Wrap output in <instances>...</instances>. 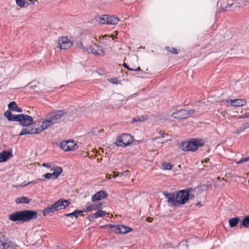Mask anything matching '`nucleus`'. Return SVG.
Returning <instances> with one entry per match:
<instances>
[{
    "label": "nucleus",
    "instance_id": "1",
    "mask_svg": "<svg viewBox=\"0 0 249 249\" xmlns=\"http://www.w3.org/2000/svg\"><path fill=\"white\" fill-rule=\"evenodd\" d=\"M66 114L61 110H53L47 113L45 118H41L38 123H41L40 126L38 127L29 129L26 128L23 129L19 134V136L25 134H39L42 131L47 129L53 125L59 123L62 120L63 116Z\"/></svg>",
    "mask_w": 249,
    "mask_h": 249
},
{
    "label": "nucleus",
    "instance_id": "2",
    "mask_svg": "<svg viewBox=\"0 0 249 249\" xmlns=\"http://www.w3.org/2000/svg\"><path fill=\"white\" fill-rule=\"evenodd\" d=\"M38 216L36 212L32 210L16 211L9 215V219L12 221L25 222L36 219Z\"/></svg>",
    "mask_w": 249,
    "mask_h": 249
},
{
    "label": "nucleus",
    "instance_id": "3",
    "mask_svg": "<svg viewBox=\"0 0 249 249\" xmlns=\"http://www.w3.org/2000/svg\"><path fill=\"white\" fill-rule=\"evenodd\" d=\"M205 141L201 139H192L189 141L180 143L179 148L184 151H195L199 147L202 146Z\"/></svg>",
    "mask_w": 249,
    "mask_h": 249
},
{
    "label": "nucleus",
    "instance_id": "4",
    "mask_svg": "<svg viewBox=\"0 0 249 249\" xmlns=\"http://www.w3.org/2000/svg\"><path fill=\"white\" fill-rule=\"evenodd\" d=\"M105 228L110 230L116 233H126L132 231L133 229L123 225H114L108 224L104 226Z\"/></svg>",
    "mask_w": 249,
    "mask_h": 249
},
{
    "label": "nucleus",
    "instance_id": "5",
    "mask_svg": "<svg viewBox=\"0 0 249 249\" xmlns=\"http://www.w3.org/2000/svg\"><path fill=\"white\" fill-rule=\"evenodd\" d=\"M133 142V138L130 134L124 133L118 137L115 144L118 146L125 147L130 145Z\"/></svg>",
    "mask_w": 249,
    "mask_h": 249
},
{
    "label": "nucleus",
    "instance_id": "6",
    "mask_svg": "<svg viewBox=\"0 0 249 249\" xmlns=\"http://www.w3.org/2000/svg\"><path fill=\"white\" fill-rule=\"evenodd\" d=\"M97 21L101 24L116 25L119 22V19L113 16L104 15L100 16L97 19Z\"/></svg>",
    "mask_w": 249,
    "mask_h": 249
},
{
    "label": "nucleus",
    "instance_id": "7",
    "mask_svg": "<svg viewBox=\"0 0 249 249\" xmlns=\"http://www.w3.org/2000/svg\"><path fill=\"white\" fill-rule=\"evenodd\" d=\"M16 122H18L23 126H26V128L31 129L29 126L33 124V119L32 117L23 114H18Z\"/></svg>",
    "mask_w": 249,
    "mask_h": 249
},
{
    "label": "nucleus",
    "instance_id": "8",
    "mask_svg": "<svg viewBox=\"0 0 249 249\" xmlns=\"http://www.w3.org/2000/svg\"><path fill=\"white\" fill-rule=\"evenodd\" d=\"M17 247V246L5 238L3 234L0 236V249H16Z\"/></svg>",
    "mask_w": 249,
    "mask_h": 249
},
{
    "label": "nucleus",
    "instance_id": "9",
    "mask_svg": "<svg viewBox=\"0 0 249 249\" xmlns=\"http://www.w3.org/2000/svg\"><path fill=\"white\" fill-rule=\"evenodd\" d=\"M191 189L187 190H180L177 193V199L178 200V205L184 204L189 198V193L191 192Z\"/></svg>",
    "mask_w": 249,
    "mask_h": 249
},
{
    "label": "nucleus",
    "instance_id": "10",
    "mask_svg": "<svg viewBox=\"0 0 249 249\" xmlns=\"http://www.w3.org/2000/svg\"><path fill=\"white\" fill-rule=\"evenodd\" d=\"M73 44V41H71L67 36H61L58 40V45L61 50L69 49Z\"/></svg>",
    "mask_w": 249,
    "mask_h": 249
},
{
    "label": "nucleus",
    "instance_id": "11",
    "mask_svg": "<svg viewBox=\"0 0 249 249\" xmlns=\"http://www.w3.org/2000/svg\"><path fill=\"white\" fill-rule=\"evenodd\" d=\"M171 116L178 120L185 119L191 116V113L190 111L185 109H179L174 111Z\"/></svg>",
    "mask_w": 249,
    "mask_h": 249
},
{
    "label": "nucleus",
    "instance_id": "12",
    "mask_svg": "<svg viewBox=\"0 0 249 249\" xmlns=\"http://www.w3.org/2000/svg\"><path fill=\"white\" fill-rule=\"evenodd\" d=\"M60 145L61 148L65 151L75 150L78 148V145L73 140L61 142Z\"/></svg>",
    "mask_w": 249,
    "mask_h": 249
},
{
    "label": "nucleus",
    "instance_id": "13",
    "mask_svg": "<svg viewBox=\"0 0 249 249\" xmlns=\"http://www.w3.org/2000/svg\"><path fill=\"white\" fill-rule=\"evenodd\" d=\"M164 195L167 198V202L172 206H178V202L177 199V194L175 193H164Z\"/></svg>",
    "mask_w": 249,
    "mask_h": 249
},
{
    "label": "nucleus",
    "instance_id": "14",
    "mask_svg": "<svg viewBox=\"0 0 249 249\" xmlns=\"http://www.w3.org/2000/svg\"><path fill=\"white\" fill-rule=\"evenodd\" d=\"M56 211L65 209L69 206L70 202L69 200L63 198L59 199L53 203Z\"/></svg>",
    "mask_w": 249,
    "mask_h": 249
},
{
    "label": "nucleus",
    "instance_id": "15",
    "mask_svg": "<svg viewBox=\"0 0 249 249\" xmlns=\"http://www.w3.org/2000/svg\"><path fill=\"white\" fill-rule=\"evenodd\" d=\"M228 104L234 107H240L246 104V100L245 99H236L226 100Z\"/></svg>",
    "mask_w": 249,
    "mask_h": 249
},
{
    "label": "nucleus",
    "instance_id": "16",
    "mask_svg": "<svg viewBox=\"0 0 249 249\" xmlns=\"http://www.w3.org/2000/svg\"><path fill=\"white\" fill-rule=\"evenodd\" d=\"M102 203L101 202L94 203L86 207L84 209V212L88 213L93 211H96L102 208Z\"/></svg>",
    "mask_w": 249,
    "mask_h": 249
},
{
    "label": "nucleus",
    "instance_id": "17",
    "mask_svg": "<svg viewBox=\"0 0 249 249\" xmlns=\"http://www.w3.org/2000/svg\"><path fill=\"white\" fill-rule=\"evenodd\" d=\"M107 194L105 191L101 190L96 193L91 197L92 201L100 200L106 197Z\"/></svg>",
    "mask_w": 249,
    "mask_h": 249
},
{
    "label": "nucleus",
    "instance_id": "18",
    "mask_svg": "<svg viewBox=\"0 0 249 249\" xmlns=\"http://www.w3.org/2000/svg\"><path fill=\"white\" fill-rule=\"evenodd\" d=\"M97 211L93 213L91 215H89L88 218L90 221L93 220L94 219H97L99 217H102L105 216L107 213L105 211H104L101 210V209H99L98 210H97Z\"/></svg>",
    "mask_w": 249,
    "mask_h": 249
},
{
    "label": "nucleus",
    "instance_id": "19",
    "mask_svg": "<svg viewBox=\"0 0 249 249\" xmlns=\"http://www.w3.org/2000/svg\"><path fill=\"white\" fill-rule=\"evenodd\" d=\"M91 52L96 55H103L104 54V51L103 48L96 44L90 46Z\"/></svg>",
    "mask_w": 249,
    "mask_h": 249
},
{
    "label": "nucleus",
    "instance_id": "20",
    "mask_svg": "<svg viewBox=\"0 0 249 249\" xmlns=\"http://www.w3.org/2000/svg\"><path fill=\"white\" fill-rule=\"evenodd\" d=\"M50 171L52 172L53 175L54 177V178H57L62 173L63 169L61 167L53 164L51 168Z\"/></svg>",
    "mask_w": 249,
    "mask_h": 249
},
{
    "label": "nucleus",
    "instance_id": "21",
    "mask_svg": "<svg viewBox=\"0 0 249 249\" xmlns=\"http://www.w3.org/2000/svg\"><path fill=\"white\" fill-rule=\"evenodd\" d=\"M55 211H56L55 207L54 206V204H53L49 206L48 207L45 208L43 210V213L44 216H46L50 213H53Z\"/></svg>",
    "mask_w": 249,
    "mask_h": 249
},
{
    "label": "nucleus",
    "instance_id": "22",
    "mask_svg": "<svg viewBox=\"0 0 249 249\" xmlns=\"http://www.w3.org/2000/svg\"><path fill=\"white\" fill-rule=\"evenodd\" d=\"M4 115L10 121H16L18 115H13L9 110H7L4 112Z\"/></svg>",
    "mask_w": 249,
    "mask_h": 249
},
{
    "label": "nucleus",
    "instance_id": "23",
    "mask_svg": "<svg viewBox=\"0 0 249 249\" xmlns=\"http://www.w3.org/2000/svg\"><path fill=\"white\" fill-rule=\"evenodd\" d=\"M10 153L3 151L0 153V162L6 161L9 158Z\"/></svg>",
    "mask_w": 249,
    "mask_h": 249
},
{
    "label": "nucleus",
    "instance_id": "24",
    "mask_svg": "<svg viewBox=\"0 0 249 249\" xmlns=\"http://www.w3.org/2000/svg\"><path fill=\"white\" fill-rule=\"evenodd\" d=\"M17 204L25 203L28 204L30 202V199L26 196L18 197L15 200Z\"/></svg>",
    "mask_w": 249,
    "mask_h": 249
},
{
    "label": "nucleus",
    "instance_id": "25",
    "mask_svg": "<svg viewBox=\"0 0 249 249\" xmlns=\"http://www.w3.org/2000/svg\"><path fill=\"white\" fill-rule=\"evenodd\" d=\"M84 212L83 210H76L73 211L72 213H70L65 214L64 216L66 217L69 216H74L75 217H77L78 215H82V213Z\"/></svg>",
    "mask_w": 249,
    "mask_h": 249
},
{
    "label": "nucleus",
    "instance_id": "26",
    "mask_svg": "<svg viewBox=\"0 0 249 249\" xmlns=\"http://www.w3.org/2000/svg\"><path fill=\"white\" fill-rule=\"evenodd\" d=\"M239 221L240 218L239 217L231 218L229 220V224L231 227H234Z\"/></svg>",
    "mask_w": 249,
    "mask_h": 249
},
{
    "label": "nucleus",
    "instance_id": "27",
    "mask_svg": "<svg viewBox=\"0 0 249 249\" xmlns=\"http://www.w3.org/2000/svg\"><path fill=\"white\" fill-rule=\"evenodd\" d=\"M148 119V116L146 115H142L141 116H138L133 119L132 123L140 122L146 121Z\"/></svg>",
    "mask_w": 249,
    "mask_h": 249
},
{
    "label": "nucleus",
    "instance_id": "28",
    "mask_svg": "<svg viewBox=\"0 0 249 249\" xmlns=\"http://www.w3.org/2000/svg\"><path fill=\"white\" fill-rule=\"evenodd\" d=\"M165 49L167 50L168 52H170L173 54H177L178 53V50L173 47H170L166 46L165 47Z\"/></svg>",
    "mask_w": 249,
    "mask_h": 249
},
{
    "label": "nucleus",
    "instance_id": "29",
    "mask_svg": "<svg viewBox=\"0 0 249 249\" xmlns=\"http://www.w3.org/2000/svg\"><path fill=\"white\" fill-rule=\"evenodd\" d=\"M242 225L246 228L249 227V215L245 217L242 220Z\"/></svg>",
    "mask_w": 249,
    "mask_h": 249
},
{
    "label": "nucleus",
    "instance_id": "30",
    "mask_svg": "<svg viewBox=\"0 0 249 249\" xmlns=\"http://www.w3.org/2000/svg\"><path fill=\"white\" fill-rule=\"evenodd\" d=\"M123 66L124 68H126L127 70L131 71H141V69L140 67H138V68H137L136 69L133 68H130L126 64H125L124 63L123 64Z\"/></svg>",
    "mask_w": 249,
    "mask_h": 249
},
{
    "label": "nucleus",
    "instance_id": "31",
    "mask_svg": "<svg viewBox=\"0 0 249 249\" xmlns=\"http://www.w3.org/2000/svg\"><path fill=\"white\" fill-rule=\"evenodd\" d=\"M17 4L20 7H27L25 0H16Z\"/></svg>",
    "mask_w": 249,
    "mask_h": 249
},
{
    "label": "nucleus",
    "instance_id": "32",
    "mask_svg": "<svg viewBox=\"0 0 249 249\" xmlns=\"http://www.w3.org/2000/svg\"><path fill=\"white\" fill-rule=\"evenodd\" d=\"M8 108H9V110H12L14 111L17 107V105L16 102H15L14 101H13V102H10L8 104Z\"/></svg>",
    "mask_w": 249,
    "mask_h": 249
},
{
    "label": "nucleus",
    "instance_id": "33",
    "mask_svg": "<svg viewBox=\"0 0 249 249\" xmlns=\"http://www.w3.org/2000/svg\"><path fill=\"white\" fill-rule=\"evenodd\" d=\"M44 178L47 179H56V178H54V177L52 173H47L44 174L43 176Z\"/></svg>",
    "mask_w": 249,
    "mask_h": 249
},
{
    "label": "nucleus",
    "instance_id": "34",
    "mask_svg": "<svg viewBox=\"0 0 249 249\" xmlns=\"http://www.w3.org/2000/svg\"><path fill=\"white\" fill-rule=\"evenodd\" d=\"M162 168L166 170H171L172 168V165L168 163H162Z\"/></svg>",
    "mask_w": 249,
    "mask_h": 249
},
{
    "label": "nucleus",
    "instance_id": "35",
    "mask_svg": "<svg viewBox=\"0 0 249 249\" xmlns=\"http://www.w3.org/2000/svg\"><path fill=\"white\" fill-rule=\"evenodd\" d=\"M249 161V156L246 158H242L240 160L238 161H236L237 164H242L245 162H247Z\"/></svg>",
    "mask_w": 249,
    "mask_h": 249
},
{
    "label": "nucleus",
    "instance_id": "36",
    "mask_svg": "<svg viewBox=\"0 0 249 249\" xmlns=\"http://www.w3.org/2000/svg\"><path fill=\"white\" fill-rule=\"evenodd\" d=\"M108 80L109 81V82L112 84H118V79L116 77L110 78V79H108Z\"/></svg>",
    "mask_w": 249,
    "mask_h": 249
},
{
    "label": "nucleus",
    "instance_id": "37",
    "mask_svg": "<svg viewBox=\"0 0 249 249\" xmlns=\"http://www.w3.org/2000/svg\"><path fill=\"white\" fill-rule=\"evenodd\" d=\"M53 165V164L50 163H43L42 166L51 169Z\"/></svg>",
    "mask_w": 249,
    "mask_h": 249
},
{
    "label": "nucleus",
    "instance_id": "38",
    "mask_svg": "<svg viewBox=\"0 0 249 249\" xmlns=\"http://www.w3.org/2000/svg\"><path fill=\"white\" fill-rule=\"evenodd\" d=\"M35 2V0H28V1H26L27 7L30 4H34Z\"/></svg>",
    "mask_w": 249,
    "mask_h": 249
},
{
    "label": "nucleus",
    "instance_id": "39",
    "mask_svg": "<svg viewBox=\"0 0 249 249\" xmlns=\"http://www.w3.org/2000/svg\"><path fill=\"white\" fill-rule=\"evenodd\" d=\"M159 134L161 136V137L163 138L165 135H168L167 134H165L163 131H162L161 130L158 131Z\"/></svg>",
    "mask_w": 249,
    "mask_h": 249
},
{
    "label": "nucleus",
    "instance_id": "40",
    "mask_svg": "<svg viewBox=\"0 0 249 249\" xmlns=\"http://www.w3.org/2000/svg\"><path fill=\"white\" fill-rule=\"evenodd\" d=\"M249 117V112L246 113L240 117V118H247Z\"/></svg>",
    "mask_w": 249,
    "mask_h": 249
},
{
    "label": "nucleus",
    "instance_id": "41",
    "mask_svg": "<svg viewBox=\"0 0 249 249\" xmlns=\"http://www.w3.org/2000/svg\"><path fill=\"white\" fill-rule=\"evenodd\" d=\"M146 220L147 222L150 223L153 221V218L152 217H148L146 218Z\"/></svg>",
    "mask_w": 249,
    "mask_h": 249
},
{
    "label": "nucleus",
    "instance_id": "42",
    "mask_svg": "<svg viewBox=\"0 0 249 249\" xmlns=\"http://www.w3.org/2000/svg\"><path fill=\"white\" fill-rule=\"evenodd\" d=\"M14 111H17L18 112H22V109L21 108L18 107V106H17V107Z\"/></svg>",
    "mask_w": 249,
    "mask_h": 249
},
{
    "label": "nucleus",
    "instance_id": "43",
    "mask_svg": "<svg viewBox=\"0 0 249 249\" xmlns=\"http://www.w3.org/2000/svg\"><path fill=\"white\" fill-rule=\"evenodd\" d=\"M115 173H116L115 172H113V175L112 176V177L113 178H116L117 177H118V176H120V173H118L117 174H115Z\"/></svg>",
    "mask_w": 249,
    "mask_h": 249
},
{
    "label": "nucleus",
    "instance_id": "44",
    "mask_svg": "<svg viewBox=\"0 0 249 249\" xmlns=\"http://www.w3.org/2000/svg\"><path fill=\"white\" fill-rule=\"evenodd\" d=\"M36 180L43 181H44V179H42V178H38V179H36Z\"/></svg>",
    "mask_w": 249,
    "mask_h": 249
},
{
    "label": "nucleus",
    "instance_id": "45",
    "mask_svg": "<svg viewBox=\"0 0 249 249\" xmlns=\"http://www.w3.org/2000/svg\"><path fill=\"white\" fill-rule=\"evenodd\" d=\"M158 138H159V137H156V138H154L152 139V140L153 141H154L156 140H157V139H158Z\"/></svg>",
    "mask_w": 249,
    "mask_h": 249
},
{
    "label": "nucleus",
    "instance_id": "46",
    "mask_svg": "<svg viewBox=\"0 0 249 249\" xmlns=\"http://www.w3.org/2000/svg\"><path fill=\"white\" fill-rule=\"evenodd\" d=\"M196 205L197 206H199V207L201 206V203L200 202H198L197 204H196Z\"/></svg>",
    "mask_w": 249,
    "mask_h": 249
},
{
    "label": "nucleus",
    "instance_id": "47",
    "mask_svg": "<svg viewBox=\"0 0 249 249\" xmlns=\"http://www.w3.org/2000/svg\"><path fill=\"white\" fill-rule=\"evenodd\" d=\"M123 175H124V173H120V176L121 177H122V176H123Z\"/></svg>",
    "mask_w": 249,
    "mask_h": 249
},
{
    "label": "nucleus",
    "instance_id": "48",
    "mask_svg": "<svg viewBox=\"0 0 249 249\" xmlns=\"http://www.w3.org/2000/svg\"><path fill=\"white\" fill-rule=\"evenodd\" d=\"M115 36H117L118 34V32L115 31Z\"/></svg>",
    "mask_w": 249,
    "mask_h": 249
},
{
    "label": "nucleus",
    "instance_id": "49",
    "mask_svg": "<svg viewBox=\"0 0 249 249\" xmlns=\"http://www.w3.org/2000/svg\"><path fill=\"white\" fill-rule=\"evenodd\" d=\"M23 186L22 185H15V187H18V186Z\"/></svg>",
    "mask_w": 249,
    "mask_h": 249
},
{
    "label": "nucleus",
    "instance_id": "50",
    "mask_svg": "<svg viewBox=\"0 0 249 249\" xmlns=\"http://www.w3.org/2000/svg\"><path fill=\"white\" fill-rule=\"evenodd\" d=\"M36 87V85H35L34 87V86H32L31 87V88H35Z\"/></svg>",
    "mask_w": 249,
    "mask_h": 249
},
{
    "label": "nucleus",
    "instance_id": "51",
    "mask_svg": "<svg viewBox=\"0 0 249 249\" xmlns=\"http://www.w3.org/2000/svg\"><path fill=\"white\" fill-rule=\"evenodd\" d=\"M36 124V121H35V123H34V125H35Z\"/></svg>",
    "mask_w": 249,
    "mask_h": 249
},
{
    "label": "nucleus",
    "instance_id": "52",
    "mask_svg": "<svg viewBox=\"0 0 249 249\" xmlns=\"http://www.w3.org/2000/svg\"><path fill=\"white\" fill-rule=\"evenodd\" d=\"M25 2L26 3V1H28V0H25Z\"/></svg>",
    "mask_w": 249,
    "mask_h": 249
},
{
    "label": "nucleus",
    "instance_id": "53",
    "mask_svg": "<svg viewBox=\"0 0 249 249\" xmlns=\"http://www.w3.org/2000/svg\"><path fill=\"white\" fill-rule=\"evenodd\" d=\"M108 178L109 179H110V178H110V175H109V177H108Z\"/></svg>",
    "mask_w": 249,
    "mask_h": 249
},
{
    "label": "nucleus",
    "instance_id": "54",
    "mask_svg": "<svg viewBox=\"0 0 249 249\" xmlns=\"http://www.w3.org/2000/svg\"><path fill=\"white\" fill-rule=\"evenodd\" d=\"M108 178L109 179H110V178H110V175H109V177H108Z\"/></svg>",
    "mask_w": 249,
    "mask_h": 249
},
{
    "label": "nucleus",
    "instance_id": "55",
    "mask_svg": "<svg viewBox=\"0 0 249 249\" xmlns=\"http://www.w3.org/2000/svg\"><path fill=\"white\" fill-rule=\"evenodd\" d=\"M107 176H108V175H106V178H108Z\"/></svg>",
    "mask_w": 249,
    "mask_h": 249
},
{
    "label": "nucleus",
    "instance_id": "56",
    "mask_svg": "<svg viewBox=\"0 0 249 249\" xmlns=\"http://www.w3.org/2000/svg\"><path fill=\"white\" fill-rule=\"evenodd\" d=\"M36 181H34V182H35V183H36Z\"/></svg>",
    "mask_w": 249,
    "mask_h": 249
}]
</instances>
